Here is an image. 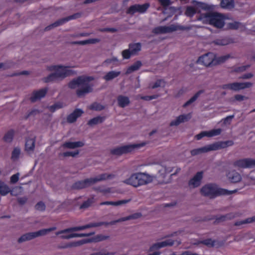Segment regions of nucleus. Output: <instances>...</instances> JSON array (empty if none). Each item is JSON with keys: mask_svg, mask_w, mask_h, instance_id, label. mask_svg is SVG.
Returning <instances> with one entry per match:
<instances>
[{"mask_svg": "<svg viewBox=\"0 0 255 255\" xmlns=\"http://www.w3.org/2000/svg\"><path fill=\"white\" fill-rule=\"evenodd\" d=\"M174 244V241L171 239H168L165 241L155 243L152 245L149 248L150 251H153L154 250H157L167 246H172Z\"/></svg>", "mask_w": 255, "mask_h": 255, "instance_id": "aec40b11", "label": "nucleus"}, {"mask_svg": "<svg viewBox=\"0 0 255 255\" xmlns=\"http://www.w3.org/2000/svg\"><path fill=\"white\" fill-rule=\"evenodd\" d=\"M152 181V178L149 174L143 172H137L132 174L129 178L125 179L123 182L127 185L136 188L147 185Z\"/></svg>", "mask_w": 255, "mask_h": 255, "instance_id": "20e7f679", "label": "nucleus"}, {"mask_svg": "<svg viewBox=\"0 0 255 255\" xmlns=\"http://www.w3.org/2000/svg\"><path fill=\"white\" fill-rule=\"evenodd\" d=\"M200 192L204 196L211 199L215 198L221 195H230L237 192V190L232 191L218 188L215 184L210 183L205 185L201 189Z\"/></svg>", "mask_w": 255, "mask_h": 255, "instance_id": "7ed1b4c3", "label": "nucleus"}, {"mask_svg": "<svg viewBox=\"0 0 255 255\" xmlns=\"http://www.w3.org/2000/svg\"><path fill=\"white\" fill-rule=\"evenodd\" d=\"M253 83L249 82H234L232 83L224 84L221 86L223 89H230L235 91L249 88L252 87Z\"/></svg>", "mask_w": 255, "mask_h": 255, "instance_id": "f8f14e48", "label": "nucleus"}, {"mask_svg": "<svg viewBox=\"0 0 255 255\" xmlns=\"http://www.w3.org/2000/svg\"><path fill=\"white\" fill-rule=\"evenodd\" d=\"M14 136V130L10 129L8 131L3 137V139L5 142H10L12 141Z\"/></svg>", "mask_w": 255, "mask_h": 255, "instance_id": "79ce46f5", "label": "nucleus"}, {"mask_svg": "<svg viewBox=\"0 0 255 255\" xmlns=\"http://www.w3.org/2000/svg\"><path fill=\"white\" fill-rule=\"evenodd\" d=\"M47 91L48 89L46 88L40 89L38 91H34L30 98L31 102L35 103L36 101L40 100L41 98L45 96Z\"/></svg>", "mask_w": 255, "mask_h": 255, "instance_id": "a211bd4d", "label": "nucleus"}, {"mask_svg": "<svg viewBox=\"0 0 255 255\" xmlns=\"http://www.w3.org/2000/svg\"><path fill=\"white\" fill-rule=\"evenodd\" d=\"M164 82L163 80H158L152 85V88L155 89L159 87H160L162 84H164Z\"/></svg>", "mask_w": 255, "mask_h": 255, "instance_id": "e2e57ef3", "label": "nucleus"}, {"mask_svg": "<svg viewBox=\"0 0 255 255\" xmlns=\"http://www.w3.org/2000/svg\"><path fill=\"white\" fill-rule=\"evenodd\" d=\"M20 153V149L18 147H15L11 153V159L15 161L19 158Z\"/></svg>", "mask_w": 255, "mask_h": 255, "instance_id": "a18cd8bd", "label": "nucleus"}, {"mask_svg": "<svg viewBox=\"0 0 255 255\" xmlns=\"http://www.w3.org/2000/svg\"><path fill=\"white\" fill-rule=\"evenodd\" d=\"M94 80V77L93 76H80L70 81L68 86L71 89H75L76 87L81 86L82 87L76 90V94L78 97H82L92 92L93 85H90L89 82Z\"/></svg>", "mask_w": 255, "mask_h": 255, "instance_id": "f257e3e1", "label": "nucleus"}, {"mask_svg": "<svg viewBox=\"0 0 255 255\" xmlns=\"http://www.w3.org/2000/svg\"><path fill=\"white\" fill-rule=\"evenodd\" d=\"M202 243L209 247H220L223 245L224 243L223 242H220L216 240H213L211 239H207L204 240Z\"/></svg>", "mask_w": 255, "mask_h": 255, "instance_id": "cd10ccee", "label": "nucleus"}, {"mask_svg": "<svg viewBox=\"0 0 255 255\" xmlns=\"http://www.w3.org/2000/svg\"><path fill=\"white\" fill-rule=\"evenodd\" d=\"M82 13L81 12H77L70 16L65 17V22L72 19H76L81 17Z\"/></svg>", "mask_w": 255, "mask_h": 255, "instance_id": "8fccbe9b", "label": "nucleus"}, {"mask_svg": "<svg viewBox=\"0 0 255 255\" xmlns=\"http://www.w3.org/2000/svg\"><path fill=\"white\" fill-rule=\"evenodd\" d=\"M255 222V216L248 218L244 220L237 221L235 223L234 225L236 226H239L245 224L251 223Z\"/></svg>", "mask_w": 255, "mask_h": 255, "instance_id": "37998d69", "label": "nucleus"}, {"mask_svg": "<svg viewBox=\"0 0 255 255\" xmlns=\"http://www.w3.org/2000/svg\"><path fill=\"white\" fill-rule=\"evenodd\" d=\"M149 3H145L142 4H135L130 6L127 10V13L133 15L136 12L140 13H144L149 7Z\"/></svg>", "mask_w": 255, "mask_h": 255, "instance_id": "ddd939ff", "label": "nucleus"}, {"mask_svg": "<svg viewBox=\"0 0 255 255\" xmlns=\"http://www.w3.org/2000/svg\"><path fill=\"white\" fill-rule=\"evenodd\" d=\"M79 153V150L65 151V157L72 156L75 157Z\"/></svg>", "mask_w": 255, "mask_h": 255, "instance_id": "864d4df0", "label": "nucleus"}, {"mask_svg": "<svg viewBox=\"0 0 255 255\" xmlns=\"http://www.w3.org/2000/svg\"><path fill=\"white\" fill-rule=\"evenodd\" d=\"M141 216V214L140 213H136L133 214L132 215H129L127 217L121 218L116 220L112 221H111V223H112V225H114L117 223L124 222V221H126L131 220V219H138L139 217H140Z\"/></svg>", "mask_w": 255, "mask_h": 255, "instance_id": "5701e85b", "label": "nucleus"}, {"mask_svg": "<svg viewBox=\"0 0 255 255\" xmlns=\"http://www.w3.org/2000/svg\"><path fill=\"white\" fill-rule=\"evenodd\" d=\"M115 253L114 252H99L97 253H94L93 254H91L90 255H115Z\"/></svg>", "mask_w": 255, "mask_h": 255, "instance_id": "0e129e2a", "label": "nucleus"}, {"mask_svg": "<svg viewBox=\"0 0 255 255\" xmlns=\"http://www.w3.org/2000/svg\"><path fill=\"white\" fill-rule=\"evenodd\" d=\"M100 41V39L98 38H90L85 40L75 41L72 42L74 44L84 45L88 44H95Z\"/></svg>", "mask_w": 255, "mask_h": 255, "instance_id": "2f4dec72", "label": "nucleus"}, {"mask_svg": "<svg viewBox=\"0 0 255 255\" xmlns=\"http://www.w3.org/2000/svg\"><path fill=\"white\" fill-rule=\"evenodd\" d=\"M141 45L140 43H130L129 44V49L134 55L137 52L140 51Z\"/></svg>", "mask_w": 255, "mask_h": 255, "instance_id": "ea45409f", "label": "nucleus"}, {"mask_svg": "<svg viewBox=\"0 0 255 255\" xmlns=\"http://www.w3.org/2000/svg\"><path fill=\"white\" fill-rule=\"evenodd\" d=\"M36 137L26 138L25 143V150L27 152H33L35 148Z\"/></svg>", "mask_w": 255, "mask_h": 255, "instance_id": "a878e982", "label": "nucleus"}, {"mask_svg": "<svg viewBox=\"0 0 255 255\" xmlns=\"http://www.w3.org/2000/svg\"><path fill=\"white\" fill-rule=\"evenodd\" d=\"M117 61H118L117 58L113 57L111 58L107 59L106 60H105L104 63L105 64H111L113 62H117Z\"/></svg>", "mask_w": 255, "mask_h": 255, "instance_id": "338daca9", "label": "nucleus"}, {"mask_svg": "<svg viewBox=\"0 0 255 255\" xmlns=\"http://www.w3.org/2000/svg\"><path fill=\"white\" fill-rule=\"evenodd\" d=\"M233 144L234 142L231 140L218 141L200 148L192 149L191 150L190 153L192 156H195L202 153L225 148Z\"/></svg>", "mask_w": 255, "mask_h": 255, "instance_id": "39448f33", "label": "nucleus"}, {"mask_svg": "<svg viewBox=\"0 0 255 255\" xmlns=\"http://www.w3.org/2000/svg\"><path fill=\"white\" fill-rule=\"evenodd\" d=\"M191 118V115L190 113L187 114L186 115H181L179 116L177 118L170 123V126H178L181 123H184L185 122L188 121Z\"/></svg>", "mask_w": 255, "mask_h": 255, "instance_id": "412c9836", "label": "nucleus"}, {"mask_svg": "<svg viewBox=\"0 0 255 255\" xmlns=\"http://www.w3.org/2000/svg\"><path fill=\"white\" fill-rule=\"evenodd\" d=\"M105 120L104 117L98 116L90 120L88 122V125L90 126L96 125L103 123Z\"/></svg>", "mask_w": 255, "mask_h": 255, "instance_id": "4c0bfd02", "label": "nucleus"}, {"mask_svg": "<svg viewBox=\"0 0 255 255\" xmlns=\"http://www.w3.org/2000/svg\"><path fill=\"white\" fill-rule=\"evenodd\" d=\"M202 18L215 27L222 28L225 25L224 15L217 12H207L202 16Z\"/></svg>", "mask_w": 255, "mask_h": 255, "instance_id": "0eeeda50", "label": "nucleus"}, {"mask_svg": "<svg viewBox=\"0 0 255 255\" xmlns=\"http://www.w3.org/2000/svg\"><path fill=\"white\" fill-rule=\"evenodd\" d=\"M158 95H153L151 96H144L141 97V99L145 101H150L153 99H157L158 97Z\"/></svg>", "mask_w": 255, "mask_h": 255, "instance_id": "13d9d810", "label": "nucleus"}, {"mask_svg": "<svg viewBox=\"0 0 255 255\" xmlns=\"http://www.w3.org/2000/svg\"><path fill=\"white\" fill-rule=\"evenodd\" d=\"M227 176L229 180L232 183H237L242 179L241 175L235 170L231 171L228 173Z\"/></svg>", "mask_w": 255, "mask_h": 255, "instance_id": "393cba45", "label": "nucleus"}, {"mask_svg": "<svg viewBox=\"0 0 255 255\" xmlns=\"http://www.w3.org/2000/svg\"><path fill=\"white\" fill-rule=\"evenodd\" d=\"M103 225L108 226V225H112L111 222H95V223H91L88 224L81 226H77L74 227H71L68 229H65V239H70L72 238H76V237H89L92 236L95 234V232H90L89 233H72L75 231H81L86 229L93 228V227H98Z\"/></svg>", "mask_w": 255, "mask_h": 255, "instance_id": "f03ea898", "label": "nucleus"}, {"mask_svg": "<svg viewBox=\"0 0 255 255\" xmlns=\"http://www.w3.org/2000/svg\"><path fill=\"white\" fill-rule=\"evenodd\" d=\"M237 214L234 213H230L224 215L217 216L215 218V222L216 223H219L228 220L232 219L235 218Z\"/></svg>", "mask_w": 255, "mask_h": 255, "instance_id": "bb28decb", "label": "nucleus"}, {"mask_svg": "<svg viewBox=\"0 0 255 255\" xmlns=\"http://www.w3.org/2000/svg\"><path fill=\"white\" fill-rule=\"evenodd\" d=\"M204 92L203 90H199L198 91L192 98L188 100L184 105L183 107L185 108L191 105L192 103L194 102L199 96Z\"/></svg>", "mask_w": 255, "mask_h": 255, "instance_id": "58836bf2", "label": "nucleus"}, {"mask_svg": "<svg viewBox=\"0 0 255 255\" xmlns=\"http://www.w3.org/2000/svg\"><path fill=\"white\" fill-rule=\"evenodd\" d=\"M101 32H116L117 31V29L115 28H104L100 29Z\"/></svg>", "mask_w": 255, "mask_h": 255, "instance_id": "69168bd1", "label": "nucleus"}, {"mask_svg": "<svg viewBox=\"0 0 255 255\" xmlns=\"http://www.w3.org/2000/svg\"><path fill=\"white\" fill-rule=\"evenodd\" d=\"M109 236H106L102 234L97 235L91 239H83L82 240L71 242L69 243H65V248L78 247L86 243L91 242H99L101 241L106 240L109 239Z\"/></svg>", "mask_w": 255, "mask_h": 255, "instance_id": "1a4fd4ad", "label": "nucleus"}, {"mask_svg": "<svg viewBox=\"0 0 255 255\" xmlns=\"http://www.w3.org/2000/svg\"><path fill=\"white\" fill-rule=\"evenodd\" d=\"M93 184L92 178H87L83 180L75 182L72 184L71 188L73 189L80 190L86 188Z\"/></svg>", "mask_w": 255, "mask_h": 255, "instance_id": "dca6fc26", "label": "nucleus"}, {"mask_svg": "<svg viewBox=\"0 0 255 255\" xmlns=\"http://www.w3.org/2000/svg\"><path fill=\"white\" fill-rule=\"evenodd\" d=\"M121 74V72L119 71H111L107 72L103 77V79L106 81H111L118 76Z\"/></svg>", "mask_w": 255, "mask_h": 255, "instance_id": "c756f323", "label": "nucleus"}, {"mask_svg": "<svg viewBox=\"0 0 255 255\" xmlns=\"http://www.w3.org/2000/svg\"><path fill=\"white\" fill-rule=\"evenodd\" d=\"M63 107V104L61 103H56L49 107V110L51 112H54L56 110L62 108Z\"/></svg>", "mask_w": 255, "mask_h": 255, "instance_id": "603ef678", "label": "nucleus"}, {"mask_svg": "<svg viewBox=\"0 0 255 255\" xmlns=\"http://www.w3.org/2000/svg\"><path fill=\"white\" fill-rule=\"evenodd\" d=\"M104 106L98 103H94L90 106V109L95 111H102L104 109Z\"/></svg>", "mask_w": 255, "mask_h": 255, "instance_id": "de8ad7c7", "label": "nucleus"}, {"mask_svg": "<svg viewBox=\"0 0 255 255\" xmlns=\"http://www.w3.org/2000/svg\"><path fill=\"white\" fill-rule=\"evenodd\" d=\"M157 1L164 7H166L172 3L170 0H157Z\"/></svg>", "mask_w": 255, "mask_h": 255, "instance_id": "6e6d98bb", "label": "nucleus"}, {"mask_svg": "<svg viewBox=\"0 0 255 255\" xmlns=\"http://www.w3.org/2000/svg\"><path fill=\"white\" fill-rule=\"evenodd\" d=\"M10 193L11 195H13L12 191L10 190L9 187L5 184L3 182L0 180V194L2 196H5Z\"/></svg>", "mask_w": 255, "mask_h": 255, "instance_id": "72a5a7b5", "label": "nucleus"}, {"mask_svg": "<svg viewBox=\"0 0 255 255\" xmlns=\"http://www.w3.org/2000/svg\"><path fill=\"white\" fill-rule=\"evenodd\" d=\"M203 171L198 172L193 178H192L188 182L189 186L193 188L198 187L199 186L201 183V180L203 178Z\"/></svg>", "mask_w": 255, "mask_h": 255, "instance_id": "6ab92c4d", "label": "nucleus"}, {"mask_svg": "<svg viewBox=\"0 0 255 255\" xmlns=\"http://www.w3.org/2000/svg\"><path fill=\"white\" fill-rule=\"evenodd\" d=\"M64 23V18H62L60 19L57 20L55 22L48 25L45 27L44 29V31H47L50 30L51 29L57 27L60 25H62Z\"/></svg>", "mask_w": 255, "mask_h": 255, "instance_id": "e433bc0d", "label": "nucleus"}, {"mask_svg": "<svg viewBox=\"0 0 255 255\" xmlns=\"http://www.w3.org/2000/svg\"><path fill=\"white\" fill-rule=\"evenodd\" d=\"M177 26L172 24L170 26H159L154 28L152 32L155 34L170 33L177 30Z\"/></svg>", "mask_w": 255, "mask_h": 255, "instance_id": "2eb2a0df", "label": "nucleus"}, {"mask_svg": "<svg viewBox=\"0 0 255 255\" xmlns=\"http://www.w3.org/2000/svg\"><path fill=\"white\" fill-rule=\"evenodd\" d=\"M84 145V143L83 141H69L65 142V147L69 148H75L76 147H82Z\"/></svg>", "mask_w": 255, "mask_h": 255, "instance_id": "c9c22d12", "label": "nucleus"}, {"mask_svg": "<svg viewBox=\"0 0 255 255\" xmlns=\"http://www.w3.org/2000/svg\"><path fill=\"white\" fill-rule=\"evenodd\" d=\"M115 177V175L114 174H108V173H103L101 174L96 177L91 178L93 184L97 182L106 180L107 179H113Z\"/></svg>", "mask_w": 255, "mask_h": 255, "instance_id": "b1692460", "label": "nucleus"}, {"mask_svg": "<svg viewBox=\"0 0 255 255\" xmlns=\"http://www.w3.org/2000/svg\"><path fill=\"white\" fill-rule=\"evenodd\" d=\"M196 8L192 6H188L185 10V14L189 17H192L196 13Z\"/></svg>", "mask_w": 255, "mask_h": 255, "instance_id": "c03bdc74", "label": "nucleus"}, {"mask_svg": "<svg viewBox=\"0 0 255 255\" xmlns=\"http://www.w3.org/2000/svg\"><path fill=\"white\" fill-rule=\"evenodd\" d=\"M46 69L49 71L53 72L43 78L45 83H49L64 78V66L63 65H51L48 66Z\"/></svg>", "mask_w": 255, "mask_h": 255, "instance_id": "6e6552de", "label": "nucleus"}, {"mask_svg": "<svg viewBox=\"0 0 255 255\" xmlns=\"http://www.w3.org/2000/svg\"><path fill=\"white\" fill-rule=\"evenodd\" d=\"M56 229L55 227H52L48 229H44L35 232H29L22 235L17 240V242L21 244L23 242L30 241L38 237L44 236L52 231Z\"/></svg>", "mask_w": 255, "mask_h": 255, "instance_id": "9d476101", "label": "nucleus"}, {"mask_svg": "<svg viewBox=\"0 0 255 255\" xmlns=\"http://www.w3.org/2000/svg\"><path fill=\"white\" fill-rule=\"evenodd\" d=\"M35 208L37 210L43 211L45 210L46 207L45 204L43 202L40 201L35 205Z\"/></svg>", "mask_w": 255, "mask_h": 255, "instance_id": "5fc2aeb1", "label": "nucleus"}, {"mask_svg": "<svg viewBox=\"0 0 255 255\" xmlns=\"http://www.w3.org/2000/svg\"><path fill=\"white\" fill-rule=\"evenodd\" d=\"M19 173H17L12 175L10 177V182L12 184L16 183L19 179Z\"/></svg>", "mask_w": 255, "mask_h": 255, "instance_id": "680f3d73", "label": "nucleus"}, {"mask_svg": "<svg viewBox=\"0 0 255 255\" xmlns=\"http://www.w3.org/2000/svg\"><path fill=\"white\" fill-rule=\"evenodd\" d=\"M144 145H145V143L126 145L111 149V153L113 155H121L124 154L131 152L135 148H139Z\"/></svg>", "mask_w": 255, "mask_h": 255, "instance_id": "9b49d317", "label": "nucleus"}, {"mask_svg": "<svg viewBox=\"0 0 255 255\" xmlns=\"http://www.w3.org/2000/svg\"><path fill=\"white\" fill-rule=\"evenodd\" d=\"M245 99H246L245 96L242 95L237 94L234 96V100L231 99V101L232 102H234V101L241 102L244 101Z\"/></svg>", "mask_w": 255, "mask_h": 255, "instance_id": "4d7b16f0", "label": "nucleus"}, {"mask_svg": "<svg viewBox=\"0 0 255 255\" xmlns=\"http://www.w3.org/2000/svg\"><path fill=\"white\" fill-rule=\"evenodd\" d=\"M130 201V199L128 200H122L117 201H104L101 202L100 205H113V206H119L123 204H127Z\"/></svg>", "mask_w": 255, "mask_h": 255, "instance_id": "c85d7f7f", "label": "nucleus"}, {"mask_svg": "<svg viewBox=\"0 0 255 255\" xmlns=\"http://www.w3.org/2000/svg\"><path fill=\"white\" fill-rule=\"evenodd\" d=\"M84 113L83 111L80 109H75L71 114L68 116L67 121L69 123H73L76 121L77 118L81 116Z\"/></svg>", "mask_w": 255, "mask_h": 255, "instance_id": "4be33fe9", "label": "nucleus"}, {"mask_svg": "<svg viewBox=\"0 0 255 255\" xmlns=\"http://www.w3.org/2000/svg\"><path fill=\"white\" fill-rule=\"evenodd\" d=\"M119 106L121 108H125L130 103L129 98L125 96L120 95L117 98Z\"/></svg>", "mask_w": 255, "mask_h": 255, "instance_id": "7c9ffc66", "label": "nucleus"}, {"mask_svg": "<svg viewBox=\"0 0 255 255\" xmlns=\"http://www.w3.org/2000/svg\"><path fill=\"white\" fill-rule=\"evenodd\" d=\"M231 42H232V40L227 37L217 39L213 41V43L215 45L221 46L227 45Z\"/></svg>", "mask_w": 255, "mask_h": 255, "instance_id": "473e14b6", "label": "nucleus"}, {"mask_svg": "<svg viewBox=\"0 0 255 255\" xmlns=\"http://www.w3.org/2000/svg\"><path fill=\"white\" fill-rule=\"evenodd\" d=\"M3 65H4V70H6V69L11 68V67L14 66L15 65V63L11 61H6V62L3 63Z\"/></svg>", "mask_w": 255, "mask_h": 255, "instance_id": "052dcab7", "label": "nucleus"}, {"mask_svg": "<svg viewBox=\"0 0 255 255\" xmlns=\"http://www.w3.org/2000/svg\"><path fill=\"white\" fill-rule=\"evenodd\" d=\"M142 63L140 61H136L133 64L129 66L126 72V74H129L132 72L138 70L141 66Z\"/></svg>", "mask_w": 255, "mask_h": 255, "instance_id": "f704fd0d", "label": "nucleus"}, {"mask_svg": "<svg viewBox=\"0 0 255 255\" xmlns=\"http://www.w3.org/2000/svg\"><path fill=\"white\" fill-rule=\"evenodd\" d=\"M122 54L123 58L125 59H129L131 55H133L129 49L123 50Z\"/></svg>", "mask_w": 255, "mask_h": 255, "instance_id": "3c124183", "label": "nucleus"}, {"mask_svg": "<svg viewBox=\"0 0 255 255\" xmlns=\"http://www.w3.org/2000/svg\"><path fill=\"white\" fill-rule=\"evenodd\" d=\"M27 201V198L26 197H20L17 199L18 203L21 205H23L25 204Z\"/></svg>", "mask_w": 255, "mask_h": 255, "instance_id": "774afa93", "label": "nucleus"}, {"mask_svg": "<svg viewBox=\"0 0 255 255\" xmlns=\"http://www.w3.org/2000/svg\"><path fill=\"white\" fill-rule=\"evenodd\" d=\"M222 7L229 8L234 6V0H222L221 2Z\"/></svg>", "mask_w": 255, "mask_h": 255, "instance_id": "49530a36", "label": "nucleus"}, {"mask_svg": "<svg viewBox=\"0 0 255 255\" xmlns=\"http://www.w3.org/2000/svg\"><path fill=\"white\" fill-rule=\"evenodd\" d=\"M94 202V196L89 198L86 201H84L80 206V209H86L91 206Z\"/></svg>", "mask_w": 255, "mask_h": 255, "instance_id": "a19ab883", "label": "nucleus"}, {"mask_svg": "<svg viewBox=\"0 0 255 255\" xmlns=\"http://www.w3.org/2000/svg\"><path fill=\"white\" fill-rule=\"evenodd\" d=\"M222 130L221 128L213 129L209 131H202L199 134L196 135L195 138L197 140H200L203 137H213L221 134Z\"/></svg>", "mask_w": 255, "mask_h": 255, "instance_id": "f3484780", "label": "nucleus"}, {"mask_svg": "<svg viewBox=\"0 0 255 255\" xmlns=\"http://www.w3.org/2000/svg\"><path fill=\"white\" fill-rule=\"evenodd\" d=\"M241 25V23L240 22L235 21V22H234L232 23H230L229 24V27L231 29L236 30V29H238L240 27V26Z\"/></svg>", "mask_w": 255, "mask_h": 255, "instance_id": "bf43d9fd", "label": "nucleus"}, {"mask_svg": "<svg viewBox=\"0 0 255 255\" xmlns=\"http://www.w3.org/2000/svg\"><path fill=\"white\" fill-rule=\"evenodd\" d=\"M235 167L248 168L255 167V159L252 158H243L237 160L233 162Z\"/></svg>", "mask_w": 255, "mask_h": 255, "instance_id": "4468645a", "label": "nucleus"}, {"mask_svg": "<svg viewBox=\"0 0 255 255\" xmlns=\"http://www.w3.org/2000/svg\"><path fill=\"white\" fill-rule=\"evenodd\" d=\"M230 57L229 54L216 58L215 56L211 52L200 56L197 63L202 64L206 67H212L214 65L224 63Z\"/></svg>", "mask_w": 255, "mask_h": 255, "instance_id": "423d86ee", "label": "nucleus"}, {"mask_svg": "<svg viewBox=\"0 0 255 255\" xmlns=\"http://www.w3.org/2000/svg\"><path fill=\"white\" fill-rule=\"evenodd\" d=\"M41 113V112L37 109H33L24 117V119L25 120L28 119L30 117H34L36 115H39Z\"/></svg>", "mask_w": 255, "mask_h": 255, "instance_id": "09e8293b", "label": "nucleus"}]
</instances>
